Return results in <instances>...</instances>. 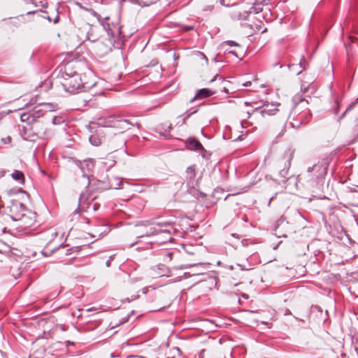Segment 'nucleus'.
<instances>
[{
	"label": "nucleus",
	"mask_w": 358,
	"mask_h": 358,
	"mask_svg": "<svg viewBox=\"0 0 358 358\" xmlns=\"http://www.w3.org/2000/svg\"><path fill=\"white\" fill-rule=\"evenodd\" d=\"M96 124L108 128L106 134L109 136L123 134L129 129V123L127 120L114 116L99 118Z\"/></svg>",
	"instance_id": "f257e3e1"
},
{
	"label": "nucleus",
	"mask_w": 358,
	"mask_h": 358,
	"mask_svg": "<svg viewBox=\"0 0 358 358\" xmlns=\"http://www.w3.org/2000/svg\"><path fill=\"white\" fill-rule=\"evenodd\" d=\"M226 83L227 81L222 76L216 74L208 81V85H210V87L199 90L191 100V102L196 99L209 97L218 92H226Z\"/></svg>",
	"instance_id": "f03ea898"
},
{
	"label": "nucleus",
	"mask_w": 358,
	"mask_h": 358,
	"mask_svg": "<svg viewBox=\"0 0 358 358\" xmlns=\"http://www.w3.org/2000/svg\"><path fill=\"white\" fill-rule=\"evenodd\" d=\"M94 84H88L83 82L80 74H74L72 76L64 77L62 86L66 92L71 94L80 92H87L94 87Z\"/></svg>",
	"instance_id": "7ed1b4c3"
},
{
	"label": "nucleus",
	"mask_w": 358,
	"mask_h": 358,
	"mask_svg": "<svg viewBox=\"0 0 358 358\" xmlns=\"http://www.w3.org/2000/svg\"><path fill=\"white\" fill-rule=\"evenodd\" d=\"M228 276L234 280L231 283L234 286L250 284L252 282V278L250 275L249 271L244 269L240 264L231 266Z\"/></svg>",
	"instance_id": "20e7f679"
},
{
	"label": "nucleus",
	"mask_w": 358,
	"mask_h": 358,
	"mask_svg": "<svg viewBox=\"0 0 358 358\" xmlns=\"http://www.w3.org/2000/svg\"><path fill=\"white\" fill-rule=\"evenodd\" d=\"M10 217L15 221H22L24 224H29L31 222L24 220L25 214L24 206L20 202L13 203L10 208Z\"/></svg>",
	"instance_id": "39448f33"
},
{
	"label": "nucleus",
	"mask_w": 358,
	"mask_h": 358,
	"mask_svg": "<svg viewBox=\"0 0 358 358\" xmlns=\"http://www.w3.org/2000/svg\"><path fill=\"white\" fill-rule=\"evenodd\" d=\"M249 21L250 22H245L243 24L245 32L248 36L253 35L258 32L264 33L266 30V29L262 30L264 23L255 16H252Z\"/></svg>",
	"instance_id": "423d86ee"
},
{
	"label": "nucleus",
	"mask_w": 358,
	"mask_h": 358,
	"mask_svg": "<svg viewBox=\"0 0 358 358\" xmlns=\"http://www.w3.org/2000/svg\"><path fill=\"white\" fill-rule=\"evenodd\" d=\"M57 237H58V233L56 231V229L51 228V229H49L46 230L45 231H44L41 234V238L43 241V243L45 246L52 244L53 245L51 249L53 250L57 249L58 248V246L59 245V242L56 241L57 239Z\"/></svg>",
	"instance_id": "0eeeda50"
},
{
	"label": "nucleus",
	"mask_w": 358,
	"mask_h": 358,
	"mask_svg": "<svg viewBox=\"0 0 358 358\" xmlns=\"http://www.w3.org/2000/svg\"><path fill=\"white\" fill-rule=\"evenodd\" d=\"M229 15L234 20H247L249 16V13L246 8L243 6H237L231 8L229 10Z\"/></svg>",
	"instance_id": "6e6552de"
},
{
	"label": "nucleus",
	"mask_w": 358,
	"mask_h": 358,
	"mask_svg": "<svg viewBox=\"0 0 358 358\" xmlns=\"http://www.w3.org/2000/svg\"><path fill=\"white\" fill-rule=\"evenodd\" d=\"M156 227H152L150 228V231H145L143 234H140L139 236H143L144 235L148 236L150 234H154V233H166L169 236L171 234V226L169 224L166 223H157L155 224ZM171 239V237L169 236V240Z\"/></svg>",
	"instance_id": "1a4fd4ad"
},
{
	"label": "nucleus",
	"mask_w": 358,
	"mask_h": 358,
	"mask_svg": "<svg viewBox=\"0 0 358 358\" xmlns=\"http://www.w3.org/2000/svg\"><path fill=\"white\" fill-rule=\"evenodd\" d=\"M286 123L284 120L273 123L271 127V134L275 138H281L285 133Z\"/></svg>",
	"instance_id": "9d476101"
},
{
	"label": "nucleus",
	"mask_w": 358,
	"mask_h": 358,
	"mask_svg": "<svg viewBox=\"0 0 358 358\" xmlns=\"http://www.w3.org/2000/svg\"><path fill=\"white\" fill-rule=\"evenodd\" d=\"M106 133V132L103 131L102 129L96 130L93 134L90 136V143L95 146H99L103 143H105L106 138L103 134Z\"/></svg>",
	"instance_id": "9b49d317"
},
{
	"label": "nucleus",
	"mask_w": 358,
	"mask_h": 358,
	"mask_svg": "<svg viewBox=\"0 0 358 358\" xmlns=\"http://www.w3.org/2000/svg\"><path fill=\"white\" fill-rule=\"evenodd\" d=\"M78 63L76 62H69L64 66V76H72L78 73Z\"/></svg>",
	"instance_id": "f8f14e48"
},
{
	"label": "nucleus",
	"mask_w": 358,
	"mask_h": 358,
	"mask_svg": "<svg viewBox=\"0 0 358 358\" xmlns=\"http://www.w3.org/2000/svg\"><path fill=\"white\" fill-rule=\"evenodd\" d=\"M220 47L224 52H228L229 53L238 57L236 51L231 50V48L232 47H239V45L237 43L232 41H224L221 43Z\"/></svg>",
	"instance_id": "ddd939ff"
},
{
	"label": "nucleus",
	"mask_w": 358,
	"mask_h": 358,
	"mask_svg": "<svg viewBox=\"0 0 358 358\" xmlns=\"http://www.w3.org/2000/svg\"><path fill=\"white\" fill-rule=\"evenodd\" d=\"M94 162L93 159L84 160L80 163V169L84 173H90L94 169Z\"/></svg>",
	"instance_id": "4468645a"
},
{
	"label": "nucleus",
	"mask_w": 358,
	"mask_h": 358,
	"mask_svg": "<svg viewBox=\"0 0 358 358\" xmlns=\"http://www.w3.org/2000/svg\"><path fill=\"white\" fill-rule=\"evenodd\" d=\"M38 117H40V115H36V113H23L20 116V120L23 122L31 124L34 122L36 118Z\"/></svg>",
	"instance_id": "2eb2a0df"
},
{
	"label": "nucleus",
	"mask_w": 358,
	"mask_h": 358,
	"mask_svg": "<svg viewBox=\"0 0 358 358\" xmlns=\"http://www.w3.org/2000/svg\"><path fill=\"white\" fill-rule=\"evenodd\" d=\"M187 146L190 150H201L203 149L201 143L194 138H189L187 141Z\"/></svg>",
	"instance_id": "dca6fc26"
},
{
	"label": "nucleus",
	"mask_w": 358,
	"mask_h": 358,
	"mask_svg": "<svg viewBox=\"0 0 358 358\" xmlns=\"http://www.w3.org/2000/svg\"><path fill=\"white\" fill-rule=\"evenodd\" d=\"M11 177L13 180L20 182V184L24 183V175L22 171L15 170L11 173Z\"/></svg>",
	"instance_id": "f3484780"
},
{
	"label": "nucleus",
	"mask_w": 358,
	"mask_h": 358,
	"mask_svg": "<svg viewBox=\"0 0 358 358\" xmlns=\"http://www.w3.org/2000/svg\"><path fill=\"white\" fill-rule=\"evenodd\" d=\"M157 269V273L160 276H170L171 275L170 269L164 264L159 265Z\"/></svg>",
	"instance_id": "a211bd4d"
},
{
	"label": "nucleus",
	"mask_w": 358,
	"mask_h": 358,
	"mask_svg": "<svg viewBox=\"0 0 358 358\" xmlns=\"http://www.w3.org/2000/svg\"><path fill=\"white\" fill-rule=\"evenodd\" d=\"M25 214L26 217L24 220H26L27 222H31V224H28L29 226H31L34 224L35 222V214L32 213L31 211H29L25 209Z\"/></svg>",
	"instance_id": "6ab92c4d"
},
{
	"label": "nucleus",
	"mask_w": 358,
	"mask_h": 358,
	"mask_svg": "<svg viewBox=\"0 0 358 358\" xmlns=\"http://www.w3.org/2000/svg\"><path fill=\"white\" fill-rule=\"evenodd\" d=\"M38 108H41L42 109H44V113L54 110V106H52V104L48 103H39L38 105Z\"/></svg>",
	"instance_id": "aec40b11"
},
{
	"label": "nucleus",
	"mask_w": 358,
	"mask_h": 358,
	"mask_svg": "<svg viewBox=\"0 0 358 358\" xmlns=\"http://www.w3.org/2000/svg\"><path fill=\"white\" fill-rule=\"evenodd\" d=\"M309 89H312L313 90H314L315 87L314 86H312L311 84L306 85L305 83H303L301 86V90L303 93L308 92Z\"/></svg>",
	"instance_id": "412c9836"
},
{
	"label": "nucleus",
	"mask_w": 358,
	"mask_h": 358,
	"mask_svg": "<svg viewBox=\"0 0 358 358\" xmlns=\"http://www.w3.org/2000/svg\"><path fill=\"white\" fill-rule=\"evenodd\" d=\"M43 110L44 109H42L41 108H38V106H36L34 108L32 113H36V115H40L41 117L43 116L44 114Z\"/></svg>",
	"instance_id": "4be33fe9"
},
{
	"label": "nucleus",
	"mask_w": 358,
	"mask_h": 358,
	"mask_svg": "<svg viewBox=\"0 0 358 358\" xmlns=\"http://www.w3.org/2000/svg\"><path fill=\"white\" fill-rule=\"evenodd\" d=\"M106 233V231H101L99 229H97L96 231H94V234H92V236L94 237V238H99L100 236H101V235L103 234Z\"/></svg>",
	"instance_id": "5701e85b"
},
{
	"label": "nucleus",
	"mask_w": 358,
	"mask_h": 358,
	"mask_svg": "<svg viewBox=\"0 0 358 358\" xmlns=\"http://www.w3.org/2000/svg\"><path fill=\"white\" fill-rule=\"evenodd\" d=\"M124 145V139H120L119 141H118V143L116 146L115 147H113L112 149H114V150H117L119 147L120 148H122Z\"/></svg>",
	"instance_id": "b1692460"
},
{
	"label": "nucleus",
	"mask_w": 358,
	"mask_h": 358,
	"mask_svg": "<svg viewBox=\"0 0 358 358\" xmlns=\"http://www.w3.org/2000/svg\"><path fill=\"white\" fill-rule=\"evenodd\" d=\"M262 113L263 115L271 114V113H270V110H268L267 108H264L263 110H262Z\"/></svg>",
	"instance_id": "393cba45"
},
{
	"label": "nucleus",
	"mask_w": 358,
	"mask_h": 358,
	"mask_svg": "<svg viewBox=\"0 0 358 358\" xmlns=\"http://www.w3.org/2000/svg\"><path fill=\"white\" fill-rule=\"evenodd\" d=\"M187 267V265H184V264H180L179 266H173V268H176V269H182V268H185Z\"/></svg>",
	"instance_id": "a878e982"
},
{
	"label": "nucleus",
	"mask_w": 358,
	"mask_h": 358,
	"mask_svg": "<svg viewBox=\"0 0 358 358\" xmlns=\"http://www.w3.org/2000/svg\"><path fill=\"white\" fill-rule=\"evenodd\" d=\"M173 252H168V253L166 254V258H169V261H171V260H172V259H173Z\"/></svg>",
	"instance_id": "bb28decb"
},
{
	"label": "nucleus",
	"mask_w": 358,
	"mask_h": 358,
	"mask_svg": "<svg viewBox=\"0 0 358 358\" xmlns=\"http://www.w3.org/2000/svg\"><path fill=\"white\" fill-rule=\"evenodd\" d=\"M158 0H147L145 1V3L148 4V5H150V4H152V3H156Z\"/></svg>",
	"instance_id": "cd10ccee"
},
{
	"label": "nucleus",
	"mask_w": 358,
	"mask_h": 358,
	"mask_svg": "<svg viewBox=\"0 0 358 358\" xmlns=\"http://www.w3.org/2000/svg\"><path fill=\"white\" fill-rule=\"evenodd\" d=\"M243 85L245 86V87L250 86L251 85V82L250 81L246 82L244 84H243Z\"/></svg>",
	"instance_id": "c85d7f7f"
},
{
	"label": "nucleus",
	"mask_w": 358,
	"mask_h": 358,
	"mask_svg": "<svg viewBox=\"0 0 358 358\" xmlns=\"http://www.w3.org/2000/svg\"><path fill=\"white\" fill-rule=\"evenodd\" d=\"M187 171H188V172H189V173H191L193 176L194 175V170H193L192 168H190V167H189V168H188V169H187Z\"/></svg>",
	"instance_id": "c756f323"
},
{
	"label": "nucleus",
	"mask_w": 358,
	"mask_h": 358,
	"mask_svg": "<svg viewBox=\"0 0 358 358\" xmlns=\"http://www.w3.org/2000/svg\"><path fill=\"white\" fill-rule=\"evenodd\" d=\"M262 324H266L268 328H271L272 327V324L271 323H267V322H262Z\"/></svg>",
	"instance_id": "7c9ffc66"
},
{
	"label": "nucleus",
	"mask_w": 358,
	"mask_h": 358,
	"mask_svg": "<svg viewBox=\"0 0 358 358\" xmlns=\"http://www.w3.org/2000/svg\"><path fill=\"white\" fill-rule=\"evenodd\" d=\"M7 141H8V142H10V141H11V138H10V137H9V136H8V137H7V138H6V139H5V141H4V143H7Z\"/></svg>",
	"instance_id": "2f4dec72"
},
{
	"label": "nucleus",
	"mask_w": 358,
	"mask_h": 358,
	"mask_svg": "<svg viewBox=\"0 0 358 358\" xmlns=\"http://www.w3.org/2000/svg\"><path fill=\"white\" fill-rule=\"evenodd\" d=\"M106 265L107 267H109L110 265V259L108 260L106 262Z\"/></svg>",
	"instance_id": "473e14b6"
},
{
	"label": "nucleus",
	"mask_w": 358,
	"mask_h": 358,
	"mask_svg": "<svg viewBox=\"0 0 358 358\" xmlns=\"http://www.w3.org/2000/svg\"><path fill=\"white\" fill-rule=\"evenodd\" d=\"M315 166H312V167H309V168H308V172H311V171H313V169H314V167H315Z\"/></svg>",
	"instance_id": "72a5a7b5"
},
{
	"label": "nucleus",
	"mask_w": 358,
	"mask_h": 358,
	"mask_svg": "<svg viewBox=\"0 0 358 358\" xmlns=\"http://www.w3.org/2000/svg\"><path fill=\"white\" fill-rule=\"evenodd\" d=\"M112 143H113V142H112V139H111V138H110V139L108 141V143H107V145L109 146V145H110V144H112Z\"/></svg>",
	"instance_id": "f704fd0d"
},
{
	"label": "nucleus",
	"mask_w": 358,
	"mask_h": 358,
	"mask_svg": "<svg viewBox=\"0 0 358 358\" xmlns=\"http://www.w3.org/2000/svg\"><path fill=\"white\" fill-rule=\"evenodd\" d=\"M59 21V17H57L55 20V23H57Z\"/></svg>",
	"instance_id": "c9c22d12"
},
{
	"label": "nucleus",
	"mask_w": 358,
	"mask_h": 358,
	"mask_svg": "<svg viewBox=\"0 0 358 358\" xmlns=\"http://www.w3.org/2000/svg\"><path fill=\"white\" fill-rule=\"evenodd\" d=\"M221 3L225 5L224 0H221Z\"/></svg>",
	"instance_id": "e433bc0d"
},
{
	"label": "nucleus",
	"mask_w": 358,
	"mask_h": 358,
	"mask_svg": "<svg viewBox=\"0 0 358 358\" xmlns=\"http://www.w3.org/2000/svg\"><path fill=\"white\" fill-rule=\"evenodd\" d=\"M303 101H306V103H308V102H307L305 99H302V100L301 101V103H303Z\"/></svg>",
	"instance_id": "4c0bfd02"
},
{
	"label": "nucleus",
	"mask_w": 358,
	"mask_h": 358,
	"mask_svg": "<svg viewBox=\"0 0 358 358\" xmlns=\"http://www.w3.org/2000/svg\"><path fill=\"white\" fill-rule=\"evenodd\" d=\"M185 120H186V117L183 118L182 120V122L185 124Z\"/></svg>",
	"instance_id": "58836bf2"
},
{
	"label": "nucleus",
	"mask_w": 358,
	"mask_h": 358,
	"mask_svg": "<svg viewBox=\"0 0 358 358\" xmlns=\"http://www.w3.org/2000/svg\"><path fill=\"white\" fill-rule=\"evenodd\" d=\"M94 124H95L94 122H91V126L90 127L92 128L93 127L92 125Z\"/></svg>",
	"instance_id": "ea45409f"
},
{
	"label": "nucleus",
	"mask_w": 358,
	"mask_h": 358,
	"mask_svg": "<svg viewBox=\"0 0 358 358\" xmlns=\"http://www.w3.org/2000/svg\"><path fill=\"white\" fill-rule=\"evenodd\" d=\"M171 127H171V124H170L169 125V129H171Z\"/></svg>",
	"instance_id": "a19ab883"
},
{
	"label": "nucleus",
	"mask_w": 358,
	"mask_h": 358,
	"mask_svg": "<svg viewBox=\"0 0 358 358\" xmlns=\"http://www.w3.org/2000/svg\"><path fill=\"white\" fill-rule=\"evenodd\" d=\"M351 40H352V42H354V38H352V37H350Z\"/></svg>",
	"instance_id": "79ce46f5"
},
{
	"label": "nucleus",
	"mask_w": 358,
	"mask_h": 358,
	"mask_svg": "<svg viewBox=\"0 0 358 358\" xmlns=\"http://www.w3.org/2000/svg\"><path fill=\"white\" fill-rule=\"evenodd\" d=\"M357 101H358V97H357Z\"/></svg>",
	"instance_id": "37998d69"
}]
</instances>
